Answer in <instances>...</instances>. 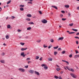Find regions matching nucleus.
<instances>
[{
  "instance_id": "obj_33",
  "label": "nucleus",
  "mask_w": 79,
  "mask_h": 79,
  "mask_svg": "<svg viewBox=\"0 0 79 79\" xmlns=\"http://www.w3.org/2000/svg\"><path fill=\"white\" fill-rule=\"evenodd\" d=\"M20 44H21V45L23 46L24 45V43H20Z\"/></svg>"
},
{
  "instance_id": "obj_39",
  "label": "nucleus",
  "mask_w": 79,
  "mask_h": 79,
  "mask_svg": "<svg viewBox=\"0 0 79 79\" xmlns=\"http://www.w3.org/2000/svg\"><path fill=\"white\" fill-rule=\"evenodd\" d=\"M11 3V1H9L7 3V4H9V3Z\"/></svg>"
},
{
  "instance_id": "obj_40",
  "label": "nucleus",
  "mask_w": 79,
  "mask_h": 79,
  "mask_svg": "<svg viewBox=\"0 0 79 79\" xmlns=\"http://www.w3.org/2000/svg\"><path fill=\"white\" fill-rule=\"evenodd\" d=\"M45 66V64H43L41 65V66H42V67H44V66Z\"/></svg>"
},
{
  "instance_id": "obj_6",
  "label": "nucleus",
  "mask_w": 79,
  "mask_h": 79,
  "mask_svg": "<svg viewBox=\"0 0 79 79\" xmlns=\"http://www.w3.org/2000/svg\"><path fill=\"white\" fill-rule=\"evenodd\" d=\"M27 48H21V51H24V50H27Z\"/></svg>"
},
{
  "instance_id": "obj_58",
  "label": "nucleus",
  "mask_w": 79,
  "mask_h": 79,
  "mask_svg": "<svg viewBox=\"0 0 79 79\" xmlns=\"http://www.w3.org/2000/svg\"><path fill=\"white\" fill-rule=\"evenodd\" d=\"M75 38H76V39H78V37L77 36H75Z\"/></svg>"
},
{
  "instance_id": "obj_36",
  "label": "nucleus",
  "mask_w": 79,
  "mask_h": 79,
  "mask_svg": "<svg viewBox=\"0 0 79 79\" xmlns=\"http://www.w3.org/2000/svg\"><path fill=\"white\" fill-rule=\"evenodd\" d=\"M74 33H75V32H69V34H74Z\"/></svg>"
},
{
  "instance_id": "obj_5",
  "label": "nucleus",
  "mask_w": 79,
  "mask_h": 79,
  "mask_svg": "<svg viewBox=\"0 0 79 79\" xmlns=\"http://www.w3.org/2000/svg\"><path fill=\"white\" fill-rule=\"evenodd\" d=\"M35 74L37 75V76H39L40 75V74H39V73L36 71H35Z\"/></svg>"
},
{
  "instance_id": "obj_14",
  "label": "nucleus",
  "mask_w": 79,
  "mask_h": 79,
  "mask_svg": "<svg viewBox=\"0 0 79 79\" xmlns=\"http://www.w3.org/2000/svg\"><path fill=\"white\" fill-rule=\"evenodd\" d=\"M26 20H27V21H31V19H30V18H27L26 19Z\"/></svg>"
},
{
  "instance_id": "obj_64",
  "label": "nucleus",
  "mask_w": 79,
  "mask_h": 79,
  "mask_svg": "<svg viewBox=\"0 0 79 79\" xmlns=\"http://www.w3.org/2000/svg\"><path fill=\"white\" fill-rule=\"evenodd\" d=\"M62 61H63V62H65V61H66L63 60H62Z\"/></svg>"
},
{
  "instance_id": "obj_56",
  "label": "nucleus",
  "mask_w": 79,
  "mask_h": 79,
  "mask_svg": "<svg viewBox=\"0 0 79 79\" xmlns=\"http://www.w3.org/2000/svg\"><path fill=\"white\" fill-rule=\"evenodd\" d=\"M31 61H29L28 62V64H29V63H31Z\"/></svg>"
},
{
  "instance_id": "obj_15",
  "label": "nucleus",
  "mask_w": 79,
  "mask_h": 79,
  "mask_svg": "<svg viewBox=\"0 0 79 79\" xmlns=\"http://www.w3.org/2000/svg\"><path fill=\"white\" fill-rule=\"evenodd\" d=\"M28 24H34V23L33 22L28 23Z\"/></svg>"
},
{
  "instance_id": "obj_21",
  "label": "nucleus",
  "mask_w": 79,
  "mask_h": 79,
  "mask_svg": "<svg viewBox=\"0 0 79 79\" xmlns=\"http://www.w3.org/2000/svg\"><path fill=\"white\" fill-rule=\"evenodd\" d=\"M24 52L21 53V56H24Z\"/></svg>"
},
{
  "instance_id": "obj_7",
  "label": "nucleus",
  "mask_w": 79,
  "mask_h": 79,
  "mask_svg": "<svg viewBox=\"0 0 79 79\" xmlns=\"http://www.w3.org/2000/svg\"><path fill=\"white\" fill-rule=\"evenodd\" d=\"M27 17H29V18H31V17H32V15L31 14H27Z\"/></svg>"
},
{
  "instance_id": "obj_26",
  "label": "nucleus",
  "mask_w": 79,
  "mask_h": 79,
  "mask_svg": "<svg viewBox=\"0 0 79 79\" xmlns=\"http://www.w3.org/2000/svg\"><path fill=\"white\" fill-rule=\"evenodd\" d=\"M11 19H15V16H12L11 17Z\"/></svg>"
},
{
  "instance_id": "obj_24",
  "label": "nucleus",
  "mask_w": 79,
  "mask_h": 79,
  "mask_svg": "<svg viewBox=\"0 0 79 79\" xmlns=\"http://www.w3.org/2000/svg\"><path fill=\"white\" fill-rule=\"evenodd\" d=\"M58 48V46H57L56 47H53V48L54 49H57V48Z\"/></svg>"
},
{
  "instance_id": "obj_53",
  "label": "nucleus",
  "mask_w": 79,
  "mask_h": 79,
  "mask_svg": "<svg viewBox=\"0 0 79 79\" xmlns=\"http://www.w3.org/2000/svg\"><path fill=\"white\" fill-rule=\"evenodd\" d=\"M75 52L76 53H78V51L76 50H75Z\"/></svg>"
},
{
  "instance_id": "obj_25",
  "label": "nucleus",
  "mask_w": 79,
  "mask_h": 79,
  "mask_svg": "<svg viewBox=\"0 0 79 79\" xmlns=\"http://www.w3.org/2000/svg\"><path fill=\"white\" fill-rule=\"evenodd\" d=\"M57 53H58V52H56V51L54 52V55H56V54H57Z\"/></svg>"
},
{
  "instance_id": "obj_32",
  "label": "nucleus",
  "mask_w": 79,
  "mask_h": 79,
  "mask_svg": "<svg viewBox=\"0 0 79 79\" xmlns=\"http://www.w3.org/2000/svg\"><path fill=\"white\" fill-rule=\"evenodd\" d=\"M1 62L2 63H5V61L4 60H1Z\"/></svg>"
},
{
  "instance_id": "obj_4",
  "label": "nucleus",
  "mask_w": 79,
  "mask_h": 79,
  "mask_svg": "<svg viewBox=\"0 0 79 79\" xmlns=\"http://www.w3.org/2000/svg\"><path fill=\"white\" fill-rule=\"evenodd\" d=\"M42 22L43 23L45 24L47 23V20L46 19H44L42 21Z\"/></svg>"
},
{
  "instance_id": "obj_34",
  "label": "nucleus",
  "mask_w": 79,
  "mask_h": 79,
  "mask_svg": "<svg viewBox=\"0 0 79 79\" xmlns=\"http://www.w3.org/2000/svg\"><path fill=\"white\" fill-rule=\"evenodd\" d=\"M54 77L55 78V79H58V77L56 76H54Z\"/></svg>"
},
{
  "instance_id": "obj_30",
  "label": "nucleus",
  "mask_w": 79,
  "mask_h": 79,
  "mask_svg": "<svg viewBox=\"0 0 79 79\" xmlns=\"http://www.w3.org/2000/svg\"><path fill=\"white\" fill-rule=\"evenodd\" d=\"M20 11H23L24 10V8H23L21 7L20 8Z\"/></svg>"
},
{
  "instance_id": "obj_27",
  "label": "nucleus",
  "mask_w": 79,
  "mask_h": 79,
  "mask_svg": "<svg viewBox=\"0 0 79 79\" xmlns=\"http://www.w3.org/2000/svg\"><path fill=\"white\" fill-rule=\"evenodd\" d=\"M56 70L57 71H59L60 70V68H56Z\"/></svg>"
},
{
  "instance_id": "obj_43",
  "label": "nucleus",
  "mask_w": 79,
  "mask_h": 79,
  "mask_svg": "<svg viewBox=\"0 0 79 79\" xmlns=\"http://www.w3.org/2000/svg\"><path fill=\"white\" fill-rule=\"evenodd\" d=\"M51 46H49L48 47V48H51V47H52V45H51Z\"/></svg>"
},
{
  "instance_id": "obj_59",
  "label": "nucleus",
  "mask_w": 79,
  "mask_h": 79,
  "mask_svg": "<svg viewBox=\"0 0 79 79\" xmlns=\"http://www.w3.org/2000/svg\"><path fill=\"white\" fill-rule=\"evenodd\" d=\"M3 45H4V46H6V44H5V43H4Z\"/></svg>"
},
{
  "instance_id": "obj_50",
  "label": "nucleus",
  "mask_w": 79,
  "mask_h": 79,
  "mask_svg": "<svg viewBox=\"0 0 79 79\" xmlns=\"http://www.w3.org/2000/svg\"><path fill=\"white\" fill-rule=\"evenodd\" d=\"M61 12H62V13H65V12H64V10H61Z\"/></svg>"
},
{
  "instance_id": "obj_48",
  "label": "nucleus",
  "mask_w": 79,
  "mask_h": 79,
  "mask_svg": "<svg viewBox=\"0 0 79 79\" xmlns=\"http://www.w3.org/2000/svg\"><path fill=\"white\" fill-rule=\"evenodd\" d=\"M25 67L26 68H28V65L25 66Z\"/></svg>"
},
{
  "instance_id": "obj_37",
  "label": "nucleus",
  "mask_w": 79,
  "mask_h": 79,
  "mask_svg": "<svg viewBox=\"0 0 79 79\" xmlns=\"http://www.w3.org/2000/svg\"><path fill=\"white\" fill-rule=\"evenodd\" d=\"M43 47H44V48H47V46H45V44L44 45Z\"/></svg>"
},
{
  "instance_id": "obj_35",
  "label": "nucleus",
  "mask_w": 79,
  "mask_h": 79,
  "mask_svg": "<svg viewBox=\"0 0 79 79\" xmlns=\"http://www.w3.org/2000/svg\"><path fill=\"white\" fill-rule=\"evenodd\" d=\"M70 26H73V23H72L69 25Z\"/></svg>"
},
{
  "instance_id": "obj_20",
  "label": "nucleus",
  "mask_w": 79,
  "mask_h": 79,
  "mask_svg": "<svg viewBox=\"0 0 79 79\" xmlns=\"http://www.w3.org/2000/svg\"><path fill=\"white\" fill-rule=\"evenodd\" d=\"M48 60L50 61H52V58H49L48 59Z\"/></svg>"
},
{
  "instance_id": "obj_47",
  "label": "nucleus",
  "mask_w": 79,
  "mask_h": 79,
  "mask_svg": "<svg viewBox=\"0 0 79 79\" xmlns=\"http://www.w3.org/2000/svg\"><path fill=\"white\" fill-rule=\"evenodd\" d=\"M40 61H42V57H40Z\"/></svg>"
},
{
  "instance_id": "obj_9",
  "label": "nucleus",
  "mask_w": 79,
  "mask_h": 79,
  "mask_svg": "<svg viewBox=\"0 0 79 79\" xmlns=\"http://www.w3.org/2000/svg\"><path fill=\"white\" fill-rule=\"evenodd\" d=\"M28 71L29 73H30L31 74H32L33 73H34V71L33 70H29Z\"/></svg>"
},
{
  "instance_id": "obj_51",
  "label": "nucleus",
  "mask_w": 79,
  "mask_h": 79,
  "mask_svg": "<svg viewBox=\"0 0 79 79\" xmlns=\"http://www.w3.org/2000/svg\"><path fill=\"white\" fill-rule=\"evenodd\" d=\"M39 12L40 14L41 15V14H42V12H41V11H39Z\"/></svg>"
},
{
  "instance_id": "obj_29",
  "label": "nucleus",
  "mask_w": 79,
  "mask_h": 79,
  "mask_svg": "<svg viewBox=\"0 0 79 79\" xmlns=\"http://www.w3.org/2000/svg\"><path fill=\"white\" fill-rule=\"evenodd\" d=\"M39 56H36L35 59H36V60H38V59H39Z\"/></svg>"
},
{
  "instance_id": "obj_42",
  "label": "nucleus",
  "mask_w": 79,
  "mask_h": 79,
  "mask_svg": "<svg viewBox=\"0 0 79 79\" xmlns=\"http://www.w3.org/2000/svg\"><path fill=\"white\" fill-rule=\"evenodd\" d=\"M69 57L70 58H71V57H73V55L70 54V55H69Z\"/></svg>"
},
{
  "instance_id": "obj_46",
  "label": "nucleus",
  "mask_w": 79,
  "mask_h": 79,
  "mask_svg": "<svg viewBox=\"0 0 79 79\" xmlns=\"http://www.w3.org/2000/svg\"><path fill=\"white\" fill-rule=\"evenodd\" d=\"M28 3H30L31 4H32V2H27Z\"/></svg>"
},
{
  "instance_id": "obj_28",
  "label": "nucleus",
  "mask_w": 79,
  "mask_h": 79,
  "mask_svg": "<svg viewBox=\"0 0 79 79\" xmlns=\"http://www.w3.org/2000/svg\"><path fill=\"white\" fill-rule=\"evenodd\" d=\"M66 53V51H64L62 52V54H64Z\"/></svg>"
},
{
  "instance_id": "obj_8",
  "label": "nucleus",
  "mask_w": 79,
  "mask_h": 79,
  "mask_svg": "<svg viewBox=\"0 0 79 79\" xmlns=\"http://www.w3.org/2000/svg\"><path fill=\"white\" fill-rule=\"evenodd\" d=\"M64 37H60L59 38L58 40H62L63 39Z\"/></svg>"
},
{
  "instance_id": "obj_12",
  "label": "nucleus",
  "mask_w": 79,
  "mask_h": 79,
  "mask_svg": "<svg viewBox=\"0 0 79 79\" xmlns=\"http://www.w3.org/2000/svg\"><path fill=\"white\" fill-rule=\"evenodd\" d=\"M52 8H55V9H56V10H58V8H57V7L55 6H52Z\"/></svg>"
},
{
  "instance_id": "obj_23",
  "label": "nucleus",
  "mask_w": 79,
  "mask_h": 79,
  "mask_svg": "<svg viewBox=\"0 0 79 79\" xmlns=\"http://www.w3.org/2000/svg\"><path fill=\"white\" fill-rule=\"evenodd\" d=\"M6 39H9V36L8 35H7L6 36Z\"/></svg>"
},
{
  "instance_id": "obj_57",
  "label": "nucleus",
  "mask_w": 79,
  "mask_h": 79,
  "mask_svg": "<svg viewBox=\"0 0 79 79\" xmlns=\"http://www.w3.org/2000/svg\"><path fill=\"white\" fill-rule=\"evenodd\" d=\"M21 31V30H19V29L18 30V32H20Z\"/></svg>"
},
{
  "instance_id": "obj_10",
  "label": "nucleus",
  "mask_w": 79,
  "mask_h": 79,
  "mask_svg": "<svg viewBox=\"0 0 79 79\" xmlns=\"http://www.w3.org/2000/svg\"><path fill=\"white\" fill-rule=\"evenodd\" d=\"M79 55H75L74 56V58H79Z\"/></svg>"
},
{
  "instance_id": "obj_17",
  "label": "nucleus",
  "mask_w": 79,
  "mask_h": 79,
  "mask_svg": "<svg viewBox=\"0 0 79 79\" xmlns=\"http://www.w3.org/2000/svg\"><path fill=\"white\" fill-rule=\"evenodd\" d=\"M72 30L74 31H75V32H77V30L76 29H74L73 28L72 29Z\"/></svg>"
},
{
  "instance_id": "obj_1",
  "label": "nucleus",
  "mask_w": 79,
  "mask_h": 79,
  "mask_svg": "<svg viewBox=\"0 0 79 79\" xmlns=\"http://www.w3.org/2000/svg\"><path fill=\"white\" fill-rule=\"evenodd\" d=\"M70 75L72 77H73V78H76L77 77V75L73 74V73H71Z\"/></svg>"
},
{
  "instance_id": "obj_44",
  "label": "nucleus",
  "mask_w": 79,
  "mask_h": 79,
  "mask_svg": "<svg viewBox=\"0 0 79 79\" xmlns=\"http://www.w3.org/2000/svg\"><path fill=\"white\" fill-rule=\"evenodd\" d=\"M2 56H4V55H5V53H4V52H2Z\"/></svg>"
},
{
  "instance_id": "obj_16",
  "label": "nucleus",
  "mask_w": 79,
  "mask_h": 79,
  "mask_svg": "<svg viewBox=\"0 0 79 79\" xmlns=\"http://www.w3.org/2000/svg\"><path fill=\"white\" fill-rule=\"evenodd\" d=\"M50 41L52 43H53L54 42V40L53 39H51Z\"/></svg>"
},
{
  "instance_id": "obj_61",
  "label": "nucleus",
  "mask_w": 79,
  "mask_h": 79,
  "mask_svg": "<svg viewBox=\"0 0 79 79\" xmlns=\"http://www.w3.org/2000/svg\"><path fill=\"white\" fill-rule=\"evenodd\" d=\"M56 66H57V67H58V68H59L60 66H59V65H58L57 64L56 65Z\"/></svg>"
},
{
  "instance_id": "obj_18",
  "label": "nucleus",
  "mask_w": 79,
  "mask_h": 79,
  "mask_svg": "<svg viewBox=\"0 0 79 79\" xmlns=\"http://www.w3.org/2000/svg\"><path fill=\"white\" fill-rule=\"evenodd\" d=\"M44 68L45 69H48V67H47V66H44Z\"/></svg>"
},
{
  "instance_id": "obj_60",
  "label": "nucleus",
  "mask_w": 79,
  "mask_h": 79,
  "mask_svg": "<svg viewBox=\"0 0 79 79\" xmlns=\"http://www.w3.org/2000/svg\"><path fill=\"white\" fill-rule=\"evenodd\" d=\"M26 55V54H24L23 56V57H25V56Z\"/></svg>"
},
{
  "instance_id": "obj_11",
  "label": "nucleus",
  "mask_w": 79,
  "mask_h": 79,
  "mask_svg": "<svg viewBox=\"0 0 79 79\" xmlns=\"http://www.w3.org/2000/svg\"><path fill=\"white\" fill-rule=\"evenodd\" d=\"M64 7L66 8H69V5H65L64 6Z\"/></svg>"
},
{
  "instance_id": "obj_3",
  "label": "nucleus",
  "mask_w": 79,
  "mask_h": 79,
  "mask_svg": "<svg viewBox=\"0 0 79 79\" xmlns=\"http://www.w3.org/2000/svg\"><path fill=\"white\" fill-rule=\"evenodd\" d=\"M19 70L21 72H25V69L23 68H19Z\"/></svg>"
},
{
  "instance_id": "obj_31",
  "label": "nucleus",
  "mask_w": 79,
  "mask_h": 79,
  "mask_svg": "<svg viewBox=\"0 0 79 79\" xmlns=\"http://www.w3.org/2000/svg\"><path fill=\"white\" fill-rule=\"evenodd\" d=\"M31 29V27H29L27 28V30H30Z\"/></svg>"
},
{
  "instance_id": "obj_41",
  "label": "nucleus",
  "mask_w": 79,
  "mask_h": 79,
  "mask_svg": "<svg viewBox=\"0 0 79 79\" xmlns=\"http://www.w3.org/2000/svg\"><path fill=\"white\" fill-rule=\"evenodd\" d=\"M66 20V19H64V18H62V21H65V20Z\"/></svg>"
},
{
  "instance_id": "obj_19",
  "label": "nucleus",
  "mask_w": 79,
  "mask_h": 79,
  "mask_svg": "<svg viewBox=\"0 0 79 79\" xmlns=\"http://www.w3.org/2000/svg\"><path fill=\"white\" fill-rule=\"evenodd\" d=\"M20 7H24V5H21L19 6Z\"/></svg>"
},
{
  "instance_id": "obj_52",
  "label": "nucleus",
  "mask_w": 79,
  "mask_h": 79,
  "mask_svg": "<svg viewBox=\"0 0 79 79\" xmlns=\"http://www.w3.org/2000/svg\"><path fill=\"white\" fill-rule=\"evenodd\" d=\"M65 63H66L67 64H69V62L68 61H65Z\"/></svg>"
},
{
  "instance_id": "obj_55",
  "label": "nucleus",
  "mask_w": 79,
  "mask_h": 79,
  "mask_svg": "<svg viewBox=\"0 0 79 79\" xmlns=\"http://www.w3.org/2000/svg\"><path fill=\"white\" fill-rule=\"evenodd\" d=\"M69 16H70V15H71V13H68Z\"/></svg>"
},
{
  "instance_id": "obj_22",
  "label": "nucleus",
  "mask_w": 79,
  "mask_h": 79,
  "mask_svg": "<svg viewBox=\"0 0 79 79\" xmlns=\"http://www.w3.org/2000/svg\"><path fill=\"white\" fill-rule=\"evenodd\" d=\"M40 42H41V40H38L36 41V42H38V43H40Z\"/></svg>"
},
{
  "instance_id": "obj_62",
  "label": "nucleus",
  "mask_w": 79,
  "mask_h": 79,
  "mask_svg": "<svg viewBox=\"0 0 79 79\" xmlns=\"http://www.w3.org/2000/svg\"><path fill=\"white\" fill-rule=\"evenodd\" d=\"M77 10H79V6L77 7Z\"/></svg>"
},
{
  "instance_id": "obj_54",
  "label": "nucleus",
  "mask_w": 79,
  "mask_h": 79,
  "mask_svg": "<svg viewBox=\"0 0 79 79\" xmlns=\"http://www.w3.org/2000/svg\"><path fill=\"white\" fill-rule=\"evenodd\" d=\"M60 17H63V14H60Z\"/></svg>"
},
{
  "instance_id": "obj_2",
  "label": "nucleus",
  "mask_w": 79,
  "mask_h": 79,
  "mask_svg": "<svg viewBox=\"0 0 79 79\" xmlns=\"http://www.w3.org/2000/svg\"><path fill=\"white\" fill-rule=\"evenodd\" d=\"M66 68L68 69V70H69V71H72V72H74V70L73 69H69L68 66H66Z\"/></svg>"
},
{
  "instance_id": "obj_38",
  "label": "nucleus",
  "mask_w": 79,
  "mask_h": 79,
  "mask_svg": "<svg viewBox=\"0 0 79 79\" xmlns=\"http://www.w3.org/2000/svg\"><path fill=\"white\" fill-rule=\"evenodd\" d=\"M30 60H31V58H28L27 59V61H29Z\"/></svg>"
},
{
  "instance_id": "obj_49",
  "label": "nucleus",
  "mask_w": 79,
  "mask_h": 79,
  "mask_svg": "<svg viewBox=\"0 0 79 79\" xmlns=\"http://www.w3.org/2000/svg\"><path fill=\"white\" fill-rule=\"evenodd\" d=\"M61 50V48H59L58 49V50L59 51V50Z\"/></svg>"
},
{
  "instance_id": "obj_45",
  "label": "nucleus",
  "mask_w": 79,
  "mask_h": 79,
  "mask_svg": "<svg viewBox=\"0 0 79 79\" xmlns=\"http://www.w3.org/2000/svg\"><path fill=\"white\" fill-rule=\"evenodd\" d=\"M76 43L77 45H78V44H79V42H78V41H76Z\"/></svg>"
},
{
  "instance_id": "obj_13",
  "label": "nucleus",
  "mask_w": 79,
  "mask_h": 79,
  "mask_svg": "<svg viewBox=\"0 0 79 79\" xmlns=\"http://www.w3.org/2000/svg\"><path fill=\"white\" fill-rule=\"evenodd\" d=\"M10 27H11V25H8L7 26V28L8 29H10Z\"/></svg>"
},
{
  "instance_id": "obj_63",
  "label": "nucleus",
  "mask_w": 79,
  "mask_h": 79,
  "mask_svg": "<svg viewBox=\"0 0 79 79\" xmlns=\"http://www.w3.org/2000/svg\"><path fill=\"white\" fill-rule=\"evenodd\" d=\"M76 35H79V32L77 33L76 34Z\"/></svg>"
}]
</instances>
